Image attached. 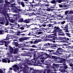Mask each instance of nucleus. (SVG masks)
Instances as JSON below:
<instances>
[{"label": "nucleus", "instance_id": "f257e3e1", "mask_svg": "<svg viewBox=\"0 0 73 73\" xmlns=\"http://www.w3.org/2000/svg\"><path fill=\"white\" fill-rule=\"evenodd\" d=\"M62 31V30L60 29V28L58 26L54 27V31L52 32V33H54L52 34V35H52L51 36V38H52L51 40H56L55 38L57 39V37H56L57 36V32H58L59 33H63V32L60 31Z\"/></svg>", "mask_w": 73, "mask_h": 73}, {"label": "nucleus", "instance_id": "f03ea898", "mask_svg": "<svg viewBox=\"0 0 73 73\" xmlns=\"http://www.w3.org/2000/svg\"><path fill=\"white\" fill-rule=\"evenodd\" d=\"M71 39L69 38L66 37H58L57 40H62L63 42H67V43H69L68 41H69V40H70Z\"/></svg>", "mask_w": 73, "mask_h": 73}, {"label": "nucleus", "instance_id": "7ed1b4c3", "mask_svg": "<svg viewBox=\"0 0 73 73\" xmlns=\"http://www.w3.org/2000/svg\"><path fill=\"white\" fill-rule=\"evenodd\" d=\"M14 10H13V12L14 13H20V12H22V10L23 9L21 8V7L20 6L16 7L14 6Z\"/></svg>", "mask_w": 73, "mask_h": 73}, {"label": "nucleus", "instance_id": "20e7f679", "mask_svg": "<svg viewBox=\"0 0 73 73\" xmlns=\"http://www.w3.org/2000/svg\"><path fill=\"white\" fill-rule=\"evenodd\" d=\"M62 28H63V30L64 31H65L64 32H68L69 33V30L68 29V28H69V24L68 23H67V24L65 25H63L62 26Z\"/></svg>", "mask_w": 73, "mask_h": 73}, {"label": "nucleus", "instance_id": "39448f33", "mask_svg": "<svg viewBox=\"0 0 73 73\" xmlns=\"http://www.w3.org/2000/svg\"><path fill=\"white\" fill-rule=\"evenodd\" d=\"M62 45H60V44H52V46H50V47L51 48H52V49H54L53 48H59V47H60V48H61V46H62Z\"/></svg>", "mask_w": 73, "mask_h": 73}, {"label": "nucleus", "instance_id": "423d86ee", "mask_svg": "<svg viewBox=\"0 0 73 73\" xmlns=\"http://www.w3.org/2000/svg\"><path fill=\"white\" fill-rule=\"evenodd\" d=\"M28 39H29V38L27 37H21L19 39V40L20 42H23L24 41H25L26 40H28Z\"/></svg>", "mask_w": 73, "mask_h": 73}, {"label": "nucleus", "instance_id": "0eeeda50", "mask_svg": "<svg viewBox=\"0 0 73 73\" xmlns=\"http://www.w3.org/2000/svg\"><path fill=\"white\" fill-rule=\"evenodd\" d=\"M13 70L15 72H16L17 71V70H19V68L18 67V66L17 65H14L13 66Z\"/></svg>", "mask_w": 73, "mask_h": 73}, {"label": "nucleus", "instance_id": "6e6552de", "mask_svg": "<svg viewBox=\"0 0 73 73\" xmlns=\"http://www.w3.org/2000/svg\"><path fill=\"white\" fill-rule=\"evenodd\" d=\"M33 21V19H25L24 21V22L25 23H27L28 24V23H29L30 22H32Z\"/></svg>", "mask_w": 73, "mask_h": 73}, {"label": "nucleus", "instance_id": "1a4fd4ad", "mask_svg": "<svg viewBox=\"0 0 73 73\" xmlns=\"http://www.w3.org/2000/svg\"><path fill=\"white\" fill-rule=\"evenodd\" d=\"M52 44L48 43H47L44 44L43 46H45L46 48H50V46H52Z\"/></svg>", "mask_w": 73, "mask_h": 73}, {"label": "nucleus", "instance_id": "9d476101", "mask_svg": "<svg viewBox=\"0 0 73 73\" xmlns=\"http://www.w3.org/2000/svg\"><path fill=\"white\" fill-rule=\"evenodd\" d=\"M20 69L21 70H22L23 71V73H27V69L25 68H23L22 66H20Z\"/></svg>", "mask_w": 73, "mask_h": 73}, {"label": "nucleus", "instance_id": "9b49d317", "mask_svg": "<svg viewBox=\"0 0 73 73\" xmlns=\"http://www.w3.org/2000/svg\"><path fill=\"white\" fill-rule=\"evenodd\" d=\"M49 5L48 4H45L44 3L43 4L40 5V7H40L39 9V10H41V8H44L45 7H48L49 6Z\"/></svg>", "mask_w": 73, "mask_h": 73}, {"label": "nucleus", "instance_id": "f8f14e48", "mask_svg": "<svg viewBox=\"0 0 73 73\" xmlns=\"http://www.w3.org/2000/svg\"><path fill=\"white\" fill-rule=\"evenodd\" d=\"M48 52H50L49 54L50 55H52V54H55V52H54V50H50L48 49Z\"/></svg>", "mask_w": 73, "mask_h": 73}, {"label": "nucleus", "instance_id": "ddd939ff", "mask_svg": "<svg viewBox=\"0 0 73 73\" xmlns=\"http://www.w3.org/2000/svg\"><path fill=\"white\" fill-rule=\"evenodd\" d=\"M9 52L10 53H12L13 52V48L12 47H9Z\"/></svg>", "mask_w": 73, "mask_h": 73}, {"label": "nucleus", "instance_id": "4468645a", "mask_svg": "<svg viewBox=\"0 0 73 73\" xmlns=\"http://www.w3.org/2000/svg\"><path fill=\"white\" fill-rule=\"evenodd\" d=\"M31 14V16H32V15L37 16V15H40V13H36V11H35V12H33Z\"/></svg>", "mask_w": 73, "mask_h": 73}, {"label": "nucleus", "instance_id": "2eb2a0df", "mask_svg": "<svg viewBox=\"0 0 73 73\" xmlns=\"http://www.w3.org/2000/svg\"><path fill=\"white\" fill-rule=\"evenodd\" d=\"M19 5H21L23 7H25V4H24V2L23 1L19 2Z\"/></svg>", "mask_w": 73, "mask_h": 73}, {"label": "nucleus", "instance_id": "dca6fc26", "mask_svg": "<svg viewBox=\"0 0 73 73\" xmlns=\"http://www.w3.org/2000/svg\"><path fill=\"white\" fill-rule=\"evenodd\" d=\"M68 70H67L65 69H61L60 70V72L61 73H65L66 72H68Z\"/></svg>", "mask_w": 73, "mask_h": 73}, {"label": "nucleus", "instance_id": "f3484780", "mask_svg": "<svg viewBox=\"0 0 73 73\" xmlns=\"http://www.w3.org/2000/svg\"><path fill=\"white\" fill-rule=\"evenodd\" d=\"M5 23V25L6 26H7V25H12V24L11 23H9V21H6L4 22Z\"/></svg>", "mask_w": 73, "mask_h": 73}, {"label": "nucleus", "instance_id": "a211bd4d", "mask_svg": "<svg viewBox=\"0 0 73 73\" xmlns=\"http://www.w3.org/2000/svg\"><path fill=\"white\" fill-rule=\"evenodd\" d=\"M61 47H58V48L57 49V50H56V52H59V51H58V50H62V48H64V46L63 45L61 46H60Z\"/></svg>", "mask_w": 73, "mask_h": 73}, {"label": "nucleus", "instance_id": "6ab92c4d", "mask_svg": "<svg viewBox=\"0 0 73 73\" xmlns=\"http://www.w3.org/2000/svg\"><path fill=\"white\" fill-rule=\"evenodd\" d=\"M40 40H41V39H38V41H37V40H35L34 42H33V44H37L38 42H40Z\"/></svg>", "mask_w": 73, "mask_h": 73}, {"label": "nucleus", "instance_id": "aec40b11", "mask_svg": "<svg viewBox=\"0 0 73 73\" xmlns=\"http://www.w3.org/2000/svg\"><path fill=\"white\" fill-rule=\"evenodd\" d=\"M31 62L30 63H31V64H35L36 63V60H35V58H34V60L33 59L32 60L30 61Z\"/></svg>", "mask_w": 73, "mask_h": 73}, {"label": "nucleus", "instance_id": "412c9836", "mask_svg": "<svg viewBox=\"0 0 73 73\" xmlns=\"http://www.w3.org/2000/svg\"><path fill=\"white\" fill-rule=\"evenodd\" d=\"M31 61L29 60H27V65H32V64L31 63H29Z\"/></svg>", "mask_w": 73, "mask_h": 73}, {"label": "nucleus", "instance_id": "4be33fe9", "mask_svg": "<svg viewBox=\"0 0 73 73\" xmlns=\"http://www.w3.org/2000/svg\"><path fill=\"white\" fill-rule=\"evenodd\" d=\"M35 27L37 28L38 29H39V28H41V26L40 25V24L39 25H36L35 26Z\"/></svg>", "mask_w": 73, "mask_h": 73}, {"label": "nucleus", "instance_id": "5701e85b", "mask_svg": "<svg viewBox=\"0 0 73 73\" xmlns=\"http://www.w3.org/2000/svg\"><path fill=\"white\" fill-rule=\"evenodd\" d=\"M72 62H73V60H67V62L69 63V64H71V63H72Z\"/></svg>", "mask_w": 73, "mask_h": 73}, {"label": "nucleus", "instance_id": "b1692460", "mask_svg": "<svg viewBox=\"0 0 73 73\" xmlns=\"http://www.w3.org/2000/svg\"><path fill=\"white\" fill-rule=\"evenodd\" d=\"M32 54H31V52H29L27 53L28 56L30 57H32Z\"/></svg>", "mask_w": 73, "mask_h": 73}, {"label": "nucleus", "instance_id": "393cba45", "mask_svg": "<svg viewBox=\"0 0 73 73\" xmlns=\"http://www.w3.org/2000/svg\"><path fill=\"white\" fill-rule=\"evenodd\" d=\"M53 65L55 67H59V65L58 64L55 63H53Z\"/></svg>", "mask_w": 73, "mask_h": 73}, {"label": "nucleus", "instance_id": "a878e982", "mask_svg": "<svg viewBox=\"0 0 73 73\" xmlns=\"http://www.w3.org/2000/svg\"><path fill=\"white\" fill-rule=\"evenodd\" d=\"M3 62H5V63H7V60L6 59H3L2 60Z\"/></svg>", "mask_w": 73, "mask_h": 73}, {"label": "nucleus", "instance_id": "bb28decb", "mask_svg": "<svg viewBox=\"0 0 73 73\" xmlns=\"http://www.w3.org/2000/svg\"><path fill=\"white\" fill-rule=\"evenodd\" d=\"M14 7H16V6L12 5H11V8H12L11 9L12 10H13H13H15V8H14Z\"/></svg>", "mask_w": 73, "mask_h": 73}, {"label": "nucleus", "instance_id": "cd10ccee", "mask_svg": "<svg viewBox=\"0 0 73 73\" xmlns=\"http://www.w3.org/2000/svg\"><path fill=\"white\" fill-rule=\"evenodd\" d=\"M4 31L3 30H0V35H3L4 34Z\"/></svg>", "mask_w": 73, "mask_h": 73}, {"label": "nucleus", "instance_id": "c85d7f7f", "mask_svg": "<svg viewBox=\"0 0 73 73\" xmlns=\"http://www.w3.org/2000/svg\"><path fill=\"white\" fill-rule=\"evenodd\" d=\"M66 36H68V37H70L71 36H70V33H66Z\"/></svg>", "mask_w": 73, "mask_h": 73}, {"label": "nucleus", "instance_id": "c756f323", "mask_svg": "<svg viewBox=\"0 0 73 73\" xmlns=\"http://www.w3.org/2000/svg\"><path fill=\"white\" fill-rule=\"evenodd\" d=\"M51 3L52 4H55V3H56V1L54 0H53L51 1Z\"/></svg>", "mask_w": 73, "mask_h": 73}, {"label": "nucleus", "instance_id": "7c9ffc66", "mask_svg": "<svg viewBox=\"0 0 73 73\" xmlns=\"http://www.w3.org/2000/svg\"><path fill=\"white\" fill-rule=\"evenodd\" d=\"M20 13H23L25 15H26V14H27V12L25 11H23L22 10V12H20Z\"/></svg>", "mask_w": 73, "mask_h": 73}, {"label": "nucleus", "instance_id": "2f4dec72", "mask_svg": "<svg viewBox=\"0 0 73 73\" xmlns=\"http://www.w3.org/2000/svg\"><path fill=\"white\" fill-rule=\"evenodd\" d=\"M17 51L16 49H15L13 51V53L14 54H17Z\"/></svg>", "mask_w": 73, "mask_h": 73}, {"label": "nucleus", "instance_id": "473e14b6", "mask_svg": "<svg viewBox=\"0 0 73 73\" xmlns=\"http://www.w3.org/2000/svg\"><path fill=\"white\" fill-rule=\"evenodd\" d=\"M14 44L15 45V46H19V44L17 42H14Z\"/></svg>", "mask_w": 73, "mask_h": 73}, {"label": "nucleus", "instance_id": "72a5a7b5", "mask_svg": "<svg viewBox=\"0 0 73 73\" xmlns=\"http://www.w3.org/2000/svg\"><path fill=\"white\" fill-rule=\"evenodd\" d=\"M18 21L20 23H22V22H23V19H20Z\"/></svg>", "mask_w": 73, "mask_h": 73}, {"label": "nucleus", "instance_id": "f704fd0d", "mask_svg": "<svg viewBox=\"0 0 73 73\" xmlns=\"http://www.w3.org/2000/svg\"><path fill=\"white\" fill-rule=\"evenodd\" d=\"M68 25H69V27H73V25H71V23H68Z\"/></svg>", "mask_w": 73, "mask_h": 73}, {"label": "nucleus", "instance_id": "c9c22d12", "mask_svg": "<svg viewBox=\"0 0 73 73\" xmlns=\"http://www.w3.org/2000/svg\"><path fill=\"white\" fill-rule=\"evenodd\" d=\"M69 11H66L65 12V15H67V14H68V13H69Z\"/></svg>", "mask_w": 73, "mask_h": 73}, {"label": "nucleus", "instance_id": "e433bc0d", "mask_svg": "<svg viewBox=\"0 0 73 73\" xmlns=\"http://www.w3.org/2000/svg\"><path fill=\"white\" fill-rule=\"evenodd\" d=\"M8 42H7L6 41H4L3 40H2V43L3 44H7Z\"/></svg>", "mask_w": 73, "mask_h": 73}, {"label": "nucleus", "instance_id": "4c0bfd02", "mask_svg": "<svg viewBox=\"0 0 73 73\" xmlns=\"http://www.w3.org/2000/svg\"><path fill=\"white\" fill-rule=\"evenodd\" d=\"M70 14H73V11H69V13H68V15H70Z\"/></svg>", "mask_w": 73, "mask_h": 73}, {"label": "nucleus", "instance_id": "58836bf2", "mask_svg": "<svg viewBox=\"0 0 73 73\" xmlns=\"http://www.w3.org/2000/svg\"><path fill=\"white\" fill-rule=\"evenodd\" d=\"M61 58L62 59L63 62H65V61H66V60L65 59H64V58L63 57V56H61Z\"/></svg>", "mask_w": 73, "mask_h": 73}, {"label": "nucleus", "instance_id": "ea45409f", "mask_svg": "<svg viewBox=\"0 0 73 73\" xmlns=\"http://www.w3.org/2000/svg\"><path fill=\"white\" fill-rule=\"evenodd\" d=\"M37 15H36V18L37 19H39L40 18H41V16H37Z\"/></svg>", "mask_w": 73, "mask_h": 73}, {"label": "nucleus", "instance_id": "a19ab883", "mask_svg": "<svg viewBox=\"0 0 73 73\" xmlns=\"http://www.w3.org/2000/svg\"><path fill=\"white\" fill-rule=\"evenodd\" d=\"M64 69H66V70H67V69H68V67L66 66H64Z\"/></svg>", "mask_w": 73, "mask_h": 73}, {"label": "nucleus", "instance_id": "79ce46f5", "mask_svg": "<svg viewBox=\"0 0 73 73\" xmlns=\"http://www.w3.org/2000/svg\"><path fill=\"white\" fill-rule=\"evenodd\" d=\"M59 36H64L65 34L64 33H59L58 34Z\"/></svg>", "mask_w": 73, "mask_h": 73}, {"label": "nucleus", "instance_id": "37998d69", "mask_svg": "<svg viewBox=\"0 0 73 73\" xmlns=\"http://www.w3.org/2000/svg\"><path fill=\"white\" fill-rule=\"evenodd\" d=\"M54 25V24H48V26L49 27H52V25Z\"/></svg>", "mask_w": 73, "mask_h": 73}, {"label": "nucleus", "instance_id": "c03bdc74", "mask_svg": "<svg viewBox=\"0 0 73 73\" xmlns=\"http://www.w3.org/2000/svg\"><path fill=\"white\" fill-rule=\"evenodd\" d=\"M47 70H48L47 69H44V72H43V73H46V72H47Z\"/></svg>", "mask_w": 73, "mask_h": 73}, {"label": "nucleus", "instance_id": "a18cd8bd", "mask_svg": "<svg viewBox=\"0 0 73 73\" xmlns=\"http://www.w3.org/2000/svg\"><path fill=\"white\" fill-rule=\"evenodd\" d=\"M38 33V32L35 33L33 34V36H36V35H35V34H36V35H38V33Z\"/></svg>", "mask_w": 73, "mask_h": 73}, {"label": "nucleus", "instance_id": "49530a36", "mask_svg": "<svg viewBox=\"0 0 73 73\" xmlns=\"http://www.w3.org/2000/svg\"><path fill=\"white\" fill-rule=\"evenodd\" d=\"M30 7H31V8H34L35 7H35V5L32 4H31L30 5Z\"/></svg>", "mask_w": 73, "mask_h": 73}, {"label": "nucleus", "instance_id": "de8ad7c7", "mask_svg": "<svg viewBox=\"0 0 73 73\" xmlns=\"http://www.w3.org/2000/svg\"><path fill=\"white\" fill-rule=\"evenodd\" d=\"M7 43H5L6 44H5V46H6V47H8V42H7Z\"/></svg>", "mask_w": 73, "mask_h": 73}, {"label": "nucleus", "instance_id": "09e8293b", "mask_svg": "<svg viewBox=\"0 0 73 73\" xmlns=\"http://www.w3.org/2000/svg\"><path fill=\"white\" fill-rule=\"evenodd\" d=\"M66 22V21H64L62 22L61 23L62 24H64Z\"/></svg>", "mask_w": 73, "mask_h": 73}, {"label": "nucleus", "instance_id": "8fccbe9b", "mask_svg": "<svg viewBox=\"0 0 73 73\" xmlns=\"http://www.w3.org/2000/svg\"><path fill=\"white\" fill-rule=\"evenodd\" d=\"M62 0H58V1L56 2H58L59 3H61V2H62Z\"/></svg>", "mask_w": 73, "mask_h": 73}, {"label": "nucleus", "instance_id": "3c124183", "mask_svg": "<svg viewBox=\"0 0 73 73\" xmlns=\"http://www.w3.org/2000/svg\"><path fill=\"white\" fill-rule=\"evenodd\" d=\"M67 7V5H63V8H66Z\"/></svg>", "mask_w": 73, "mask_h": 73}, {"label": "nucleus", "instance_id": "603ef678", "mask_svg": "<svg viewBox=\"0 0 73 73\" xmlns=\"http://www.w3.org/2000/svg\"><path fill=\"white\" fill-rule=\"evenodd\" d=\"M4 30H5V32H7V33H8V30H7V29L5 28H4Z\"/></svg>", "mask_w": 73, "mask_h": 73}, {"label": "nucleus", "instance_id": "864d4df0", "mask_svg": "<svg viewBox=\"0 0 73 73\" xmlns=\"http://www.w3.org/2000/svg\"><path fill=\"white\" fill-rule=\"evenodd\" d=\"M11 3H15V0H10Z\"/></svg>", "mask_w": 73, "mask_h": 73}, {"label": "nucleus", "instance_id": "5fc2aeb1", "mask_svg": "<svg viewBox=\"0 0 73 73\" xmlns=\"http://www.w3.org/2000/svg\"><path fill=\"white\" fill-rule=\"evenodd\" d=\"M19 28V29H22V30H24V27H21Z\"/></svg>", "mask_w": 73, "mask_h": 73}, {"label": "nucleus", "instance_id": "6e6d98bb", "mask_svg": "<svg viewBox=\"0 0 73 73\" xmlns=\"http://www.w3.org/2000/svg\"><path fill=\"white\" fill-rule=\"evenodd\" d=\"M30 47H32V48H36V45H33L32 46H30Z\"/></svg>", "mask_w": 73, "mask_h": 73}, {"label": "nucleus", "instance_id": "4d7b16f0", "mask_svg": "<svg viewBox=\"0 0 73 73\" xmlns=\"http://www.w3.org/2000/svg\"><path fill=\"white\" fill-rule=\"evenodd\" d=\"M7 58V60H8L7 62H8V63H9V62H11V61H10V60H9V58Z\"/></svg>", "mask_w": 73, "mask_h": 73}, {"label": "nucleus", "instance_id": "13d9d810", "mask_svg": "<svg viewBox=\"0 0 73 73\" xmlns=\"http://www.w3.org/2000/svg\"><path fill=\"white\" fill-rule=\"evenodd\" d=\"M10 22L11 23H13L14 22V21L13 19H11L10 20Z\"/></svg>", "mask_w": 73, "mask_h": 73}, {"label": "nucleus", "instance_id": "bf43d9fd", "mask_svg": "<svg viewBox=\"0 0 73 73\" xmlns=\"http://www.w3.org/2000/svg\"><path fill=\"white\" fill-rule=\"evenodd\" d=\"M5 0V3L6 4H8V3H9V4H10V3H9V2H8V1H7V0Z\"/></svg>", "mask_w": 73, "mask_h": 73}, {"label": "nucleus", "instance_id": "052dcab7", "mask_svg": "<svg viewBox=\"0 0 73 73\" xmlns=\"http://www.w3.org/2000/svg\"><path fill=\"white\" fill-rule=\"evenodd\" d=\"M69 66H70L71 67H72V66H73V64H72V63H70V64H69Z\"/></svg>", "mask_w": 73, "mask_h": 73}, {"label": "nucleus", "instance_id": "680f3d73", "mask_svg": "<svg viewBox=\"0 0 73 73\" xmlns=\"http://www.w3.org/2000/svg\"><path fill=\"white\" fill-rule=\"evenodd\" d=\"M46 25L45 24H42V25H41V27H46Z\"/></svg>", "mask_w": 73, "mask_h": 73}, {"label": "nucleus", "instance_id": "e2e57ef3", "mask_svg": "<svg viewBox=\"0 0 73 73\" xmlns=\"http://www.w3.org/2000/svg\"><path fill=\"white\" fill-rule=\"evenodd\" d=\"M50 72V70H47V73H49Z\"/></svg>", "mask_w": 73, "mask_h": 73}, {"label": "nucleus", "instance_id": "0e129e2a", "mask_svg": "<svg viewBox=\"0 0 73 73\" xmlns=\"http://www.w3.org/2000/svg\"><path fill=\"white\" fill-rule=\"evenodd\" d=\"M59 7L60 8H63V5H59Z\"/></svg>", "mask_w": 73, "mask_h": 73}, {"label": "nucleus", "instance_id": "69168bd1", "mask_svg": "<svg viewBox=\"0 0 73 73\" xmlns=\"http://www.w3.org/2000/svg\"><path fill=\"white\" fill-rule=\"evenodd\" d=\"M37 33H38V35H40V34H42V32H39Z\"/></svg>", "mask_w": 73, "mask_h": 73}, {"label": "nucleus", "instance_id": "338daca9", "mask_svg": "<svg viewBox=\"0 0 73 73\" xmlns=\"http://www.w3.org/2000/svg\"><path fill=\"white\" fill-rule=\"evenodd\" d=\"M34 50H35L33 48H31L30 49V51L31 52H33V51H34Z\"/></svg>", "mask_w": 73, "mask_h": 73}, {"label": "nucleus", "instance_id": "774afa93", "mask_svg": "<svg viewBox=\"0 0 73 73\" xmlns=\"http://www.w3.org/2000/svg\"><path fill=\"white\" fill-rule=\"evenodd\" d=\"M47 11H50L51 9L50 8H48L46 9Z\"/></svg>", "mask_w": 73, "mask_h": 73}]
</instances>
